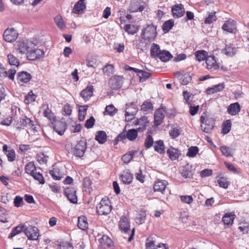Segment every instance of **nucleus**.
Wrapping results in <instances>:
<instances>
[{
	"label": "nucleus",
	"mask_w": 249,
	"mask_h": 249,
	"mask_svg": "<svg viewBox=\"0 0 249 249\" xmlns=\"http://www.w3.org/2000/svg\"><path fill=\"white\" fill-rule=\"evenodd\" d=\"M157 36V26L153 23L146 24L141 33L142 38L148 42L153 41Z\"/></svg>",
	"instance_id": "f257e3e1"
},
{
	"label": "nucleus",
	"mask_w": 249,
	"mask_h": 249,
	"mask_svg": "<svg viewBox=\"0 0 249 249\" xmlns=\"http://www.w3.org/2000/svg\"><path fill=\"white\" fill-rule=\"evenodd\" d=\"M201 128L203 132L210 133L214 125V120L212 117L207 116L206 113H203L200 117Z\"/></svg>",
	"instance_id": "f03ea898"
},
{
	"label": "nucleus",
	"mask_w": 249,
	"mask_h": 249,
	"mask_svg": "<svg viewBox=\"0 0 249 249\" xmlns=\"http://www.w3.org/2000/svg\"><path fill=\"white\" fill-rule=\"evenodd\" d=\"M15 47L19 53L25 54L27 56L29 51L32 49V47H35V44L32 41L22 40L17 42Z\"/></svg>",
	"instance_id": "7ed1b4c3"
},
{
	"label": "nucleus",
	"mask_w": 249,
	"mask_h": 249,
	"mask_svg": "<svg viewBox=\"0 0 249 249\" xmlns=\"http://www.w3.org/2000/svg\"><path fill=\"white\" fill-rule=\"evenodd\" d=\"M87 148V141L84 138H82L77 142L75 145L72 148L73 155L78 158L84 156Z\"/></svg>",
	"instance_id": "20e7f679"
},
{
	"label": "nucleus",
	"mask_w": 249,
	"mask_h": 249,
	"mask_svg": "<svg viewBox=\"0 0 249 249\" xmlns=\"http://www.w3.org/2000/svg\"><path fill=\"white\" fill-rule=\"evenodd\" d=\"M138 131H139L138 129H130L128 131L124 130L118 135L116 138V141H121L125 139H127L130 141H133L137 137Z\"/></svg>",
	"instance_id": "39448f33"
},
{
	"label": "nucleus",
	"mask_w": 249,
	"mask_h": 249,
	"mask_svg": "<svg viewBox=\"0 0 249 249\" xmlns=\"http://www.w3.org/2000/svg\"><path fill=\"white\" fill-rule=\"evenodd\" d=\"M109 200L103 198L100 203L97 206V212L98 214L101 215H107L111 211V206L109 205Z\"/></svg>",
	"instance_id": "423d86ee"
},
{
	"label": "nucleus",
	"mask_w": 249,
	"mask_h": 249,
	"mask_svg": "<svg viewBox=\"0 0 249 249\" xmlns=\"http://www.w3.org/2000/svg\"><path fill=\"white\" fill-rule=\"evenodd\" d=\"M24 233L30 240H36L39 236V230L36 226H29L25 227Z\"/></svg>",
	"instance_id": "0eeeda50"
},
{
	"label": "nucleus",
	"mask_w": 249,
	"mask_h": 249,
	"mask_svg": "<svg viewBox=\"0 0 249 249\" xmlns=\"http://www.w3.org/2000/svg\"><path fill=\"white\" fill-rule=\"evenodd\" d=\"M3 36L5 41L13 42L17 39L18 34L13 28H7L4 31Z\"/></svg>",
	"instance_id": "6e6552de"
},
{
	"label": "nucleus",
	"mask_w": 249,
	"mask_h": 249,
	"mask_svg": "<svg viewBox=\"0 0 249 249\" xmlns=\"http://www.w3.org/2000/svg\"><path fill=\"white\" fill-rule=\"evenodd\" d=\"M35 47H32V49L29 51L26 56L27 59L29 60H35L43 57L44 55L43 50L35 48Z\"/></svg>",
	"instance_id": "1a4fd4ad"
},
{
	"label": "nucleus",
	"mask_w": 249,
	"mask_h": 249,
	"mask_svg": "<svg viewBox=\"0 0 249 249\" xmlns=\"http://www.w3.org/2000/svg\"><path fill=\"white\" fill-rule=\"evenodd\" d=\"M52 122L53 130L60 136L64 134L65 131L67 129V124L66 122L62 121H55Z\"/></svg>",
	"instance_id": "9d476101"
},
{
	"label": "nucleus",
	"mask_w": 249,
	"mask_h": 249,
	"mask_svg": "<svg viewBox=\"0 0 249 249\" xmlns=\"http://www.w3.org/2000/svg\"><path fill=\"white\" fill-rule=\"evenodd\" d=\"M76 191L73 187H67L64 190V195L71 203L76 204L77 197L76 195Z\"/></svg>",
	"instance_id": "9b49d317"
},
{
	"label": "nucleus",
	"mask_w": 249,
	"mask_h": 249,
	"mask_svg": "<svg viewBox=\"0 0 249 249\" xmlns=\"http://www.w3.org/2000/svg\"><path fill=\"white\" fill-rule=\"evenodd\" d=\"M165 110L163 107L159 108L156 110L154 114V125L158 126L163 122L165 117Z\"/></svg>",
	"instance_id": "f8f14e48"
},
{
	"label": "nucleus",
	"mask_w": 249,
	"mask_h": 249,
	"mask_svg": "<svg viewBox=\"0 0 249 249\" xmlns=\"http://www.w3.org/2000/svg\"><path fill=\"white\" fill-rule=\"evenodd\" d=\"M27 125L30 127H33L35 124L32 120L27 116H24V118H19L16 124V126L18 129L20 130L23 129Z\"/></svg>",
	"instance_id": "ddd939ff"
},
{
	"label": "nucleus",
	"mask_w": 249,
	"mask_h": 249,
	"mask_svg": "<svg viewBox=\"0 0 249 249\" xmlns=\"http://www.w3.org/2000/svg\"><path fill=\"white\" fill-rule=\"evenodd\" d=\"M123 76L113 75L110 79L109 83L112 89H119L122 86L123 83Z\"/></svg>",
	"instance_id": "4468645a"
},
{
	"label": "nucleus",
	"mask_w": 249,
	"mask_h": 249,
	"mask_svg": "<svg viewBox=\"0 0 249 249\" xmlns=\"http://www.w3.org/2000/svg\"><path fill=\"white\" fill-rule=\"evenodd\" d=\"M168 185V182L165 180L158 179L154 186V191L155 192H160L162 194L165 193L166 187Z\"/></svg>",
	"instance_id": "2eb2a0df"
},
{
	"label": "nucleus",
	"mask_w": 249,
	"mask_h": 249,
	"mask_svg": "<svg viewBox=\"0 0 249 249\" xmlns=\"http://www.w3.org/2000/svg\"><path fill=\"white\" fill-rule=\"evenodd\" d=\"M167 154L168 155L169 159L172 160H178L179 156L181 155V151L178 148H175L171 146L167 150Z\"/></svg>",
	"instance_id": "dca6fc26"
},
{
	"label": "nucleus",
	"mask_w": 249,
	"mask_h": 249,
	"mask_svg": "<svg viewBox=\"0 0 249 249\" xmlns=\"http://www.w3.org/2000/svg\"><path fill=\"white\" fill-rule=\"evenodd\" d=\"M206 64L208 69L215 71L219 68L215 57L214 56H209L206 59Z\"/></svg>",
	"instance_id": "f3484780"
},
{
	"label": "nucleus",
	"mask_w": 249,
	"mask_h": 249,
	"mask_svg": "<svg viewBox=\"0 0 249 249\" xmlns=\"http://www.w3.org/2000/svg\"><path fill=\"white\" fill-rule=\"evenodd\" d=\"M235 216L234 212L227 213L223 216L222 221L225 226H227V227H229L233 224Z\"/></svg>",
	"instance_id": "a211bd4d"
},
{
	"label": "nucleus",
	"mask_w": 249,
	"mask_h": 249,
	"mask_svg": "<svg viewBox=\"0 0 249 249\" xmlns=\"http://www.w3.org/2000/svg\"><path fill=\"white\" fill-rule=\"evenodd\" d=\"M120 177L121 178L123 182L126 185L130 184L133 178V175L128 169L124 171Z\"/></svg>",
	"instance_id": "6ab92c4d"
},
{
	"label": "nucleus",
	"mask_w": 249,
	"mask_h": 249,
	"mask_svg": "<svg viewBox=\"0 0 249 249\" xmlns=\"http://www.w3.org/2000/svg\"><path fill=\"white\" fill-rule=\"evenodd\" d=\"M32 78L31 75L25 71L18 72L17 75V80L22 83H27Z\"/></svg>",
	"instance_id": "aec40b11"
},
{
	"label": "nucleus",
	"mask_w": 249,
	"mask_h": 249,
	"mask_svg": "<svg viewBox=\"0 0 249 249\" xmlns=\"http://www.w3.org/2000/svg\"><path fill=\"white\" fill-rule=\"evenodd\" d=\"M93 87L92 85L88 86L80 93L81 96L87 102L93 95Z\"/></svg>",
	"instance_id": "412c9836"
},
{
	"label": "nucleus",
	"mask_w": 249,
	"mask_h": 249,
	"mask_svg": "<svg viewBox=\"0 0 249 249\" xmlns=\"http://www.w3.org/2000/svg\"><path fill=\"white\" fill-rule=\"evenodd\" d=\"M131 106H133V108H134V110H126L125 111V121L127 122L131 121L134 118L135 115L136 114L138 111V108L137 107V106L135 103L131 102L130 105Z\"/></svg>",
	"instance_id": "4be33fe9"
},
{
	"label": "nucleus",
	"mask_w": 249,
	"mask_h": 249,
	"mask_svg": "<svg viewBox=\"0 0 249 249\" xmlns=\"http://www.w3.org/2000/svg\"><path fill=\"white\" fill-rule=\"evenodd\" d=\"M241 110V106L238 102L230 104L227 107V112L232 116H235Z\"/></svg>",
	"instance_id": "5701e85b"
},
{
	"label": "nucleus",
	"mask_w": 249,
	"mask_h": 249,
	"mask_svg": "<svg viewBox=\"0 0 249 249\" xmlns=\"http://www.w3.org/2000/svg\"><path fill=\"white\" fill-rule=\"evenodd\" d=\"M173 16H184L185 10L184 6L181 3H176L171 8Z\"/></svg>",
	"instance_id": "b1692460"
},
{
	"label": "nucleus",
	"mask_w": 249,
	"mask_h": 249,
	"mask_svg": "<svg viewBox=\"0 0 249 249\" xmlns=\"http://www.w3.org/2000/svg\"><path fill=\"white\" fill-rule=\"evenodd\" d=\"M85 0H79L74 5L73 7L74 12L76 14H83L84 10L86 8Z\"/></svg>",
	"instance_id": "393cba45"
},
{
	"label": "nucleus",
	"mask_w": 249,
	"mask_h": 249,
	"mask_svg": "<svg viewBox=\"0 0 249 249\" xmlns=\"http://www.w3.org/2000/svg\"><path fill=\"white\" fill-rule=\"evenodd\" d=\"M237 51V48L232 44L226 45L225 48L221 51L223 53L230 57L233 56Z\"/></svg>",
	"instance_id": "a878e982"
},
{
	"label": "nucleus",
	"mask_w": 249,
	"mask_h": 249,
	"mask_svg": "<svg viewBox=\"0 0 249 249\" xmlns=\"http://www.w3.org/2000/svg\"><path fill=\"white\" fill-rule=\"evenodd\" d=\"M180 174L183 178H192L194 175V172L191 166L189 165L184 166L180 170Z\"/></svg>",
	"instance_id": "bb28decb"
},
{
	"label": "nucleus",
	"mask_w": 249,
	"mask_h": 249,
	"mask_svg": "<svg viewBox=\"0 0 249 249\" xmlns=\"http://www.w3.org/2000/svg\"><path fill=\"white\" fill-rule=\"evenodd\" d=\"M119 226L120 229L125 233H127L130 231L129 223L128 219L125 216H123L121 218L119 222Z\"/></svg>",
	"instance_id": "cd10ccee"
},
{
	"label": "nucleus",
	"mask_w": 249,
	"mask_h": 249,
	"mask_svg": "<svg viewBox=\"0 0 249 249\" xmlns=\"http://www.w3.org/2000/svg\"><path fill=\"white\" fill-rule=\"evenodd\" d=\"M148 123L149 121L146 116H142L136 121V124L140 125V127L137 128L139 131L145 130Z\"/></svg>",
	"instance_id": "c85d7f7f"
},
{
	"label": "nucleus",
	"mask_w": 249,
	"mask_h": 249,
	"mask_svg": "<svg viewBox=\"0 0 249 249\" xmlns=\"http://www.w3.org/2000/svg\"><path fill=\"white\" fill-rule=\"evenodd\" d=\"M222 29L229 33H232L236 28L235 21L233 20H229L222 25Z\"/></svg>",
	"instance_id": "c756f323"
},
{
	"label": "nucleus",
	"mask_w": 249,
	"mask_h": 249,
	"mask_svg": "<svg viewBox=\"0 0 249 249\" xmlns=\"http://www.w3.org/2000/svg\"><path fill=\"white\" fill-rule=\"evenodd\" d=\"M95 139L100 144H104L107 141V135L103 130H100L96 132Z\"/></svg>",
	"instance_id": "7c9ffc66"
},
{
	"label": "nucleus",
	"mask_w": 249,
	"mask_h": 249,
	"mask_svg": "<svg viewBox=\"0 0 249 249\" xmlns=\"http://www.w3.org/2000/svg\"><path fill=\"white\" fill-rule=\"evenodd\" d=\"M25 227L26 226L22 224H19L12 230L11 232L8 236V238L10 239H12L16 235L21 232L23 231L24 232Z\"/></svg>",
	"instance_id": "2f4dec72"
},
{
	"label": "nucleus",
	"mask_w": 249,
	"mask_h": 249,
	"mask_svg": "<svg viewBox=\"0 0 249 249\" xmlns=\"http://www.w3.org/2000/svg\"><path fill=\"white\" fill-rule=\"evenodd\" d=\"M173 56L171 53L166 50H161L160 53H159L158 56L157 57L164 62L168 61Z\"/></svg>",
	"instance_id": "473e14b6"
},
{
	"label": "nucleus",
	"mask_w": 249,
	"mask_h": 249,
	"mask_svg": "<svg viewBox=\"0 0 249 249\" xmlns=\"http://www.w3.org/2000/svg\"><path fill=\"white\" fill-rule=\"evenodd\" d=\"M77 227L81 230L85 231L88 228L87 218L85 216H79L78 218Z\"/></svg>",
	"instance_id": "72a5a7b5"
},
{
	"label": "nucleus",
	"mask_w": 249,
	"mask_h": 249,
	"mask_svg": "<svg viewBox=\"0 0 249 249\" xmlns=\"http://www.w3.org/2000/svg\"><path fill=\"white\" fill-rule=\"evenodd\" d=\"M153 110V106L152 103L146 101L141 106V110L144 114H147Z\"/></svg>",
	"instance_id": "f704fd0d"
},
{
	"label": "nucleus",
	"mask_w": 249,
	"mask_h": 249,
	"mask_svg": "<svg viewBox=\"0 0 249 249\" xmlns=\"http://www.w3.org/2000/svg\"><path fill=\"white\" fill-rule=\"evenodd\" d=\"M154 150L155 151L160 154H162L165 153V145L162 140H159L155 142Z\"/></svg>",
	"instance_id": "c9c22d12"
},
{
	"label": "nucleus",
	"mask_w": 249,
	"mask_h": 249,
	"mask_svg": "<svg viewBox=\"0 0 249 249\" xmlns=\"http://www.w3.org/2000/svg\"><path fill=\"white\" fill-rule=\"evenodd\" d=\"M224 88V85L223 83H220L217 85H214L211 88H208L207 90V93L208 94H213L221 91Z\"/></svg>",
	"instance_id": "e433bc0d"
},
{
	"label": "nucleus",
	"mask_w": 249,
	"mask_h": 249,
	"mask_svg": "<svg viewBox=\"0 0 249 249\" xmlns=\"http://www.w3.org/2000/svg\"><path fill=\"white\" fill-rule=\"evenodd\" d=\"M99 241L102 246L104 248L110 247L112 244L111 239L107 235H104L99 239Z\"/></svg>",
	"instance_id": "4c0bfd02"
},
{
	"label": "nucleus",
	"mask_w": 249,
	"mask_h": 249,
	"mask_svg": "<svg viewBox=\"0 0 249 249\" xmlns=\"http://www.w3.org/2000/svg\"><path fill=\"white\" fill-rule=\"evenodd\" d=\"M124 30L128 34L134 35L138 31L136 26L130 24H126L123 27Z\"/></svg>",
	"instance_id": "58836bf2"
},
{
	"label": "nucleus",
	"mask_w": 249,
	"mask_h": 249,
	"mask_svg": "<svg viewBox=\"0 0 249 249\" xmlns=\"http://www.w3.org/2000/svg\"><path fill=\"white\" fill-rule=\"evenodd\" d=\"M137 152V151L135 150H131L130 151L128 152L127 153H126L122 156V161L125 163H129L131 160L133 156Z\"/></svg>",
	"instance_id": "ea45409f"
},
{
	"label": "nucleus",
	"mask_w": 249,
	"mask_h": 249,
	"mask_svg": "<svg viewBox=\"0 0 249 249\" xmlns=\"http://www.w3.org/2000/svg\"><path fill=\"white\" fill-rule=\"evenodd\" d=\"M160 46L157 44L153 43L150 49V54L152 57L157 58L158 56L159 53L161 52Z\"/></svg>",
	"instance_id": "a19ab883"
},
{
	"label": "nucleus",
	"mask_w": 249,
	"mask_h": 249,
	"mask_svg": "<svg viewBox=\"0 0 249 249\" xmlns=\"http://www.w3.org/2000/svg\"><path fill=\"white\" fill-rule=\"evenodd\" d=\"M25 172L32 176L34 173L36 171V167L33 162H28L25 167Z\"/></svg>",
	"instance_id": "79ce46f5"
},
{
	"label": "nucleus",
	"mask_w": 249,
	"mask_h": 249,
	"mask_svg": "<svg viewBox=\"0 0 249 249\" xmlns=\"http://www.w3.org/2000/svg\"><path fill=\"white\" fill-rule=\"evenodd\" d=\"M182 131L181 128L178 126L172 128L169 131V135L173 139L178 138Z\"/></svg>",
	"instance_id": "37998d69"
},
{
	"label": "nucleus",
	"mask_w": 249,
	"mask_h": 249,
	"mask_svg": "<svg viewBox=\"0 0 249 249\" xmlns=\"http://www.w3.org/2000/svg\"><path fill=\"white\" fill-rule=\"evenodd\" d=\"M207 55V52L204 50L197 51L195 53L196 58L199 62L206 60Z\"/></svg>",
	"instance_id": "c03bdc74"
},
{
	"label": "nucleus",
	"mask_w": 249,
	"mask_h": 249,
	"mask_svg": "<svg viewBox=\"0 0 249 249\" xmlns=\"http://www.w3.org/2000/svg\"><path fill=\"white\" fill-rule=\"evenodd\" d=\"M231 122L230 120L224 121L222 125V132L224 134H228L231 130Z\"/></svg>",
	"instance_id": "a18cd8bd"
},
{
	"label": "nucleus",
	"mask_w": 249,
	"mask_h": 249,
	"mask_svg": "<svg viewBox=\"0 0 249 249\" xmlns=\"http://www.w3.org/2000/svg\"><path fill=\"white\" fill-rule=\"evenodd\" d=\"M103 72L107 76H110L114 72V67L112 64H106L103 68Z\"/></svg>",
	"instance_id": "49530a36"
},
{
	"label": "nucleus",
	"mask_w": 249,
	"mask_h": 249,
	"mask_svg": "<svg viewBox=\"0 0 249 249\" xmlns=\"http://www.w3.org/2000/svg\"><path fill=\"white\" fill-rule=\"evenodd\" d=\"M174 25V20L173 19L165 21L162 25V30L165 33L169 32Z\"/></svg>",
	"instance_id": "de8ad7c7"
},
{
	"label": "nucleus",
	"mask_w": 249,
	"mask_h": 249,
	"mask_svg": "<svg viewBox=\"0 0 249 249\" xmlns=\"http://www.w3.org/2000/svg\"><path fill=\"white\" fill-rule=\"evenodd\" d=\"M138 76L140 78V82H143L147 79L150 78L151 76V73L147 72L143 70H141Z\"/></svg>",
	"instance_id": "09e8293b"
},
{
	"label": "nucleus",
	"mask_w": 249,
	"mask_h": 249,
	"mask_svg": "<svg viewBox=\"0 0 249 249\" xmlns=\"http://www.w3.org/2000/svg\"><path fill=\"white\" fill-rule=\"evenodd\" d=\"M9 63L11 66L18 67L19 65V61L13 54L9 53L7 55Z\"/></svg>",
	"instance_id": "8fccbe9b"
},
{
	"label": "nucleus",
	"mask_w": 249,
	"mask_h": 249,
	"mask_svg": "<svg viewBox=\"0 0 249 249\" xmlns=\"http://www.w3.org/2000/svg\"><path fill=\"white\" fill-rule=\"evenodd\" d=\"M43 115L44 117L48 118L49 120L52 121H55L56 117L54 114L52 112V110L47 107L43 111Z\"/></svg>",
	"instance_id": "3c124183"
},
{
	"label": "nucleus",
	"mask_w": 249,
	"mask_h": 249,
	"mask_svg": "<svg viewBox=\"0 0 249 249\" xmlns=\"http://www.w3.org/2000/svg\"><path fill=\"white\" fill-rule=\"evenodd\" d=\"M154 144V140L153 137L148 134L145 139L144 145L146 149L150 148Z\"/></svg>",
	"instance_id": "603ef678"
},
{
	"label": "nucleus",
	"mask_w": 249,
	"mask_h": 249,
	"mask_svg": "<svg viewBox=\"0 0 249 249\" xmlns=\"http://www.w3.org/2000/svg\"><path fill=\"white\" fill-rule=\"evenodd\" d=\"M54 21L57 27L61 30L65 28L66 25L64 21L62 18V17H55L54 18Z\"/></svg>",
	"instance_id": "864d4df0"
},
{
	"label": "nucleus",
	"mask_w": 249,
	"mask_h": 249,
	"mask_svg": "<svg viewBox=\"0 0 249 249\" xmlns=\"http://www.w3.org/2000/svg\"><path fill=\"white\" fill-rule=\"evenodd\" d=\"M198 148L196 146H191L188 148L186 155L189 157H195L198 153Z\"/></svg>",
	"instance_id": "5fc2aeb1"
},
{
	"label": "nucleus",
	"mask_w": 249,
	"mask_h": 249,
	"mask_svg": "<svg viewBox=\"0 0 249 249\" xmlns=\"http://www.w3.org/2000/svg\"><path fill=\"white\" fill-rule=\"evenodd\" d=\"M217 182L220 187L224 189L228 188L230 183L227 181V179L224 177H220L217 179Z\"/></svg>",
	"instance_id": "6e6d98bb"
},
{
	"label": "nucleus",
	"mask_w": 249,
	"mask_h": 249,
	"mask_svg": "<svg viewBox=\"0 0 249 249\" xmlns=\"http://www.w3.org/2000/svg\"><path fill=\"white\" fill-rule=\"evenodd\" d=\"M117 112V109L112 105L107 106L105 108V112L107 115L111 116H114Z\"/></svg>",
	"instance_id": "4d7b16f0"
},
{
	"label": "nucleus",
	"mask_w": 249,
	"mask_h": 249,
	"mask_svg": "<svg viewBox=\"0 0 249 249\" xmlns=\"http://www.w3.org/2000/svg\"><path fill=\"white\" fill-rule=\"evenodd\" d=\"M144 7L143 5H139L136 3H133L130 5L129 10L131 13H134L136 12H142L143 10Z\"/></svg>",
	"instance_id": "13d9d810"
},
{
	"label": "nucleus",
	"mask_w": 249,
	"mask_h": 249,
	"mask_svg": "<svg viewBox=\"0 0 249 249\" xmlns=\"http://www.w3.org/2000/svg\"><path fill=\"white\" fill-rule=\"evenodd\" d=\"M193 73L191 72H188L185 73L183 76V77L181 79V84L183 85H186L192 81V77Z\"/></svg>",
	"instance_id": "bf43d9fd"
},
{
	"label": "nucleus",
	"mask_w": 249,
	"mask_h": 249,
	"mask_svg": "<svg viewBox=\"0 0 249 249\" xmlns=\"http://www.w3.org/2000/svg\"><path fill=\"white\" fill-rule=\"evenodd\" d=\"M49 173L53 179L59 180L62 178V176L59 174L56 169H53L49 171Z\"/></svg>",
	"instance_id": "052dcab7"
},
{
	"label": "nucleus",
	"mask_w": 249,
	"mask_h": 249,
	"mask_svg": "<svg viewBox=\"0 0 249 249\" xmlns=\"http://www.w3.org/2000/svg\"><path fill=\"white\" fill-rule=\"evenodd\" d=\"M220 150L223 155L227 157H231L232 155L231 154V149L228 146H221L220 147Z\"/></svg>",
	"instance_id": "680f3d73"
},
{
	"label": "nucleus",
	"mask_w": 249,
	"mask_h": 249,
	"mask_svg": "<svg viewBox=\"0 0 249 249\" xmlns=\"http://www.w3.org/2000/svg\"><path fill=\"white\" fill-rule=\"evenodd\" d=\"M146 216V214L145 212L141 211L136 218L137 222L140 224L143 223L145 219Z\"/></svg>",
	"instance_id": "e2e57ef3"
},
{
	"label": "nucleus",
	"mask_w": 249,
	"mask_h": 249,
	"mask_svg": "<svg viewBox=\"0 0 249 249\" xmlns=\"http://www.w3.org/2000/svg\"><path fill=\"white\" fill-rule=\"evenodd\" d=\"M32 176L35 180H37L40 184H44L45 183V179L41 173L39 172L37 173L36 171L32 175Z\"/></svg>",
	"instance_id": "0e129e2a"
},
{
	"label": "nucleus",
	"mask_w": 249,
	"mask_h": 249,
	"mask_svg": "<svg viewBox=\"0 0 249 249\" xmlns=\"http://www.w3.org/2000/svg\"><path fill=\"white\" fill-rule=\"evenodd\" d=\"M238 229L243 234L248 233L249 231V224L248 223H241Z\"/></svg>",
	"instance_id": "69168bd1"
},
{
	"label": "nucleus",
	"mask_w": 249,
	"mask_h": 249,
	"mask_svg": "<svg viewBox=\"0 0 249 249\" xmlns=\"http://www.w3.org/2000/svg\"><path fill=\"white\" fill-rule=\"evenodd\" d=\"M24 204L23 198L19 196H17L14 199V205L16 207L18 208L22 206Z\"/></svg>",
	"instance_id": "338daca9"
},
{
	"label": "nucleus",
	"mask_w": 249,
	"mask_h": 249,
	"mask_svg": "<svg viewBox=\"0 0 249 249\" xmlns=\"http://www.w3.org/2000/svg\"><path fill=\"white\" fill-rule=\"evenodd\" d=\"M95 119L93 116H91L89 119L86 120L85 124V127L88 129L93 127L95 124Z\"/></svg>",
	"instance_id": "774afa93"
}]
</instances>
